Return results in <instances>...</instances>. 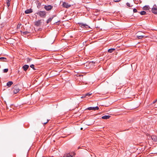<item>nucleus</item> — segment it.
<instances>
[{
    "label": "nucleus",
    "mask_w": 157,
    "mask_h": 157,
    "mask_svg": "<svg viewBox=\"0 0 157 157\" xmlns=\"http://www.w3.org/2000/svg\"><path fill=\"white\" fill-rule=\"evenodd\" d=\"M39 15L41 17L44 18L46 15V12L44 11H40L36 13Z\"/></svg>",
    "instance_id": "1"
},
{
    "label": "nucleus",
    "mask_w": 157,
    "mask_h": 157,
    "mask_svg": "<svg viewBox=\"0 0 157 157\" xmlns=\"http://www.w3.org/2000/svg\"><path fill=\"white\" fill-rule=\"evenodd\" d=\"M152 12L155 14H157V7L156 5H154L151 9Z\"/></svg>",
    "instance_id": "2"
},
{
    "label": "nucleus",
    "mask_w": 157,
    "mask_h": 157,
    "mask_svg": "<svg viewBox=\"0 0 157 157\" xmlns=\"http://www.w3.org/2000/svg\"><path fill=\"white\" fill-rule=\"evenodd\" d=\"M62 6L63 7L67 8H69L71 6V5H69L68 3L65 2H63Z\"/></svg>",
    "instance_id": "3"
},
{
    "label": "nucleus",
    "mask_w": 157,
    "mask_h": 157,
    "mask_svg": "<svg viewBox=\"0 0 157 157\" xmlns=\"http://www.w3.org/2000/svg\"><path fill=\"white\" fill-rule=\"evenodd\" d=\"M79 25L81 27L83 28H90L88 25L82 23H79Z\"/></svg>",
    "instance_id": "4"
},
{
    "label": "nucleus",
    "mask_w": 157,
    "mask_h": 157,
    "mask_svg": "<svg viewBox=\"0 0 157 157\" xmlns=\"http://www.w3.org/2000/svg\"><path fill=\"white\" fill-rule=\"evenodd\" d=\"M99 108L98 106L96 107H90L88 108L87 109L90 110H98L99 109Z\"/></svg>",
    "instance_id": "5"
},
{
    "label": "nucleus",
    "mask_w": 157,
    "mask_h": 157,
    "mask_svg": "<svg viewBox=\"0 0 157 157\" xmlns=\"http://www.w3.org/2000/svg\"><path fill=\"white\" fill-rule=\"evenodd\" d=\"M44 8L47 10L49 11L52 9V6L51 5L45 6Z\"/></svg>",
    "instance_id": "6"
},
{
    "label": "nucleus",
    "mask_w": 157,
    "mask_h": 157,
    "mask_svg": "<svg viewBox=\"0 0 157 157\" xmlns=\"http://www.w3.org/2000/svg\"><path fill=\"white\" fill-rule=\"evenodd\" d=\"M16 86H17L16 85L14 87V89L13 90V92L14 94H17L19 92L20 90V89H19V88H17Z\"/></svg>",
    "instance_id": "7"
},
{
    "label": "nucleus",
    "mask_w": 157,
    "mask_h": 157,
    "mask_svg": "<svg viewBox=\"0 0 157 157\" xmlns=\"http://www.w3.org/2000/svg\"><path fill=\"white\" fill-rule=\"evenodd\" d=\"M29 67V66L28 65H25L22 67V68L24 71H26L27 70Z\"/></svg>",
    "instance_id": "8"
},
{
    "label": "nucleus",
    "mask_w": 157,
    "mask_h": 157,
    "mask_svg": "<svg viewBox=\"0 0 157 157\" xmlns=\"http://www.w3.org/2000/svg\"><path fill=\"white\" fill-rule=\"evenodd\" d=\"M151 138L154 141H157V136H151Z\"/></svg>",
    "instance_id": "9"
},
{
    "label": "nucleus",
    "mask_w": 157,
    "mask_h": 157,
    "mask_svg": "<svg viewBox=\"0 0 157 157\" xmlns=\"http://www.w3.org/2000/svg\"><path fill=\"white\" fill-rule=\"evenodd\" d=\"M41 25V20H39L36 21L35 23V25L36 26H39Z\"/></svg>",
    "instance_id": "10"
},
{
    "label": "nucleus",
    "mask_w": 157,
    "mask_h": 157,
    "mask_svg": "<svg viewBox=\"0 0 157 157\" xmlns=\"http://www.w3.org/2000/svg\"><path fill=\"white\" fill-rule=\"evenodd\" d=\"M32 12L33 10L31 9H27L25 11V13L26 14Z\"/></svg>",
    "instance_id": "11"
},
{
    "label": "nucleus",
    "mask_w": 157,
    "mask_h": 157,
    "mask_svg": "<svg viewBox=\"0 0 157 157\" xmlns=\"http://www.w3.org/2000/svg\"><path fill=\"white\" fill-rule=\"evenodd\" d=\"M110 117L109 115H105L102 117L101 118L103 119L106 120L109 119Z\"/></svg>",
    "instance_id": "12"
},
{
    "label": "nucleus",
    "mask_w": 157,
    "mask_h": 157,
    "mask_svg": "<svg viewBox=\"0 0 157 157\" xmlns=\"http://www.w3.org/2000/svg\"><path fill=\"white\" fill-rule=\"evenodd\" d=\"M20 32H21V35H28L29 33V32H27V31L22 32L21 31Z\"/></svg>",
    "instance_id": "13"
},
{
    "label": "nucleus",
    "mask_w": 157,
    "mask_h": 157,
    "mask_svg": "<svg viewBox=\"0 0 157 157\" xmlns=\"http://www.w3.org/2000/svg\"><path fill=\"white\" fill-rule=\"evenodd\" d=\"M115 50V49L114 48H112L109 49L108 50V52L110 53H111L113 52L114 50Z\"/></svg>",
    "instance_id": "14"
},
{
    "label": "nucleus",
    "mask_w": 157,
    "mask_h": 157,
    "mask_svg": "<svg viewBox=\"0 0 157 157\" xmlns=\"http://www.w3.org/2000/svg\"><path fill=\"white\" fill-rule=\"evenodd\" d=\"M13 83L12 81H9L7 83L6 85L8 87H10Z\"/></svg>",
    "instance_id": "15"
},
{
    "label": "nucleus",
    "mask_w": 157,
    "mask_h": 157,
    "mask_svg": "<svg viewBox=\"0 0 157 157\" xmlns=\"http://www.w3.org/2000/svg\"><path fill=\"white\" fill-rule=\"evenodd\" d=\"M53 17H50L47 20L46 23L47 24H48L49 23L50 21H51L52 19L53 18Z\"/></svg>",
    "instance_id": "16"
},
{
    "label": "nucleus",
    "mask_w": 157,
    "mask_h": 157,
    "mask_svg": "<svg viewBox=\"0 0 157 157\" xmlns=\"http://www.w3.org/2000/svg\"><path fill=\"white\" fill-rule=\"evenodd\" d=\"M137 38L139 39H141L144 37V36L137 35Z\"/></svg>",
    "instance_id": "17"
},
{
    "label": "nucleus",
    "mask_w": 157,
    "mask_h": 157,
    "mask_svg": "<svg viewBox=\"0 0 157 157\" xmlns=\"http://www.w3.org/2000/svg\"><path fill=\"white\" fill-rule=\"evenodd\" d=\"M26 61L28 63L30 62L32 60V58H27L26 59Z\"/></svg>",
    "instance_id": "18"
},
{
    "label": "nucleus",
    "mask_w": 157,
    "mask_h": 157,
    "mask_svg": "<svg viewBox=\"0 0 157 157\" xmlns=\"http://www.w3.org/2000/svg\"><path fill=\"white\" fill-rule=\"evenodd\" d=\"M140 13L141 15H144L146 14V12L144 11H142L140 12Z\"/></svg>",
    "instance_id": "19"
},
{
    "label": "nucleus",
    "mask_w": 157,
    "mask_h": 157,
    "mask_svg": "<svg viewBox=\"0 0 157 157\" xmlns=\"http://www.w3.org/2000/svg\"><path fill=\"white\" fill-rule=\"evenodd\" d=\"M11 0H7L6 3L8 6H9L10 5V2Z\"/></svg>",
    "instance_id": "20"
},
{
    "label": "nucleus",
    "mask_w": 157,
    "mask_h": 157,
    "mask_svg": "<svg viewBox=\"0 0 157 157\" xmlns=\"http://www.w3.org/2000/svg\"><path fill=\"white\" fill-rule=\"evenodd\" d=\"M30 67L33 68V70H36V69L34 67V66L33 64H32L30 66Z\"/></svg>",
    "instance_id": "21"
},
{
    "label": "nucleus",
    "mask_w": 157,
    "mask_h": 157,
    "mask_svg": "<svg viewBox=\"0 0 157 157\" xmlns=\"http://www.w3.org/2000/svg\"><path fill=\"white\" fill-rule=\"evenodd\" d=\"M8 69L7 68L3 70V73H6L8 72Z\"/></svg>",
    "instance_id": "22"
},
{
    "label": "nucleus",
    "mask_w": 157,
    "mask_h": 157,
    "mask_svg": "<svg viewBox=\"0 0 157 157\" xmlns=\"http://www.w3.org/2000/svg\"><path fill=\"white\" fill-rule=\"evenodd\" d=\"M21 24H20V23H19V24L17 25V29H20V26H21Z\"/></svg>",
    "instance_id": "23"
},
{
    "label": "nucleus",
    "mask_w": 157,
    "mask_h": 157,
    "mask_svg": "<svg viewBox=\"0 0 157 157\" xmlns=\"http://www.w3.org/2000/svg\"><path fill=\"white\" fill-rule=\"evenodd\" d=\"M63 157H69V154H66L64 155Z\"/></svg>",
    "instance_id": "24"
},
{
    "label": "nucleus",
    "mask_w": 157,
    "mask_h": 157,
    "mask_svg": "<svg viewBox=\"0 0 157 157\" xmlns=\"http://www.w3.org/2000/svg\"><path fill=\"white\" fill-rule=\"evenodd\" d=\"M126 4L127 6L129 7H132V6H131L129 4V3L128 2Z\"/></svg>",
    "instance_id": "25"
},
{
    "label": "nucleus",
    "mask_w": 157,
    "mask_h": 157,
    "mask_svg": "<svg viewBox=\"0 0 157 157\" xmlns=\"http://www.w3.org/2000/svg\"><path fill=\"white\" fill-rule=\"evenodd\" d=\"M0 59H6V58L5 57H0ZM4 61V62H5L6 61H5L4 60H3L2 61Z\"/></svg>",
    "instance_id": "26"
},
{
    "label": "nucleus",
    "mask_w": 157,
    "mask_h": 157,
    "mask_svg": "<svg viewBox=\"0 0 157 157\" xmlns=\"http://www.w3.org/2000/svg\"><path fill=\"white\" fill-rule=\"evenodd\" d=\"M92 94V93H87L86 94H85V96H90L91 95V94Z\"/></svg>",
    "instance_id": "27"
},
{
    "label": "nucleus",
    "mask_w": 157,
    "mask_h": 157,
    "mask_svg": "<svg viewBox=\"0 0 157 157\" xmlns=\"http://www.w3.org/2000/svg\"><path fill=\"white\" fill-rule=\"evenodd\" d=\"M49 120H47V121L46 122H42V123L43 124H46L49 121Z\"/></svg>",
    "instance_id": "28"
},
{
    "label": "nucleus",
    "mask_w": 157,
    "mask_h": 157,
    "mask_svg": "<svg viewBox=\"0 0 157 157\" xmlns=\"http://www.w3.org/2000/svg\"><path fill=\"white\" fill-rule=\"evenodd\" d=\"M133 11L134 13H136L137 12V10L135 8L133 9Z\"/></svg>",
    "instance_id": "29"
},
{
    "label": "nucleus",
    "mask_w": 157,
    "mask_h": 157,
    "mask_svg": "<svg viewBox=\"0 0 157 157\" xmlns=\"http://www.w3.org/2000/svg\"><path fill=\"white\" fill-rule=\"evenodd\" d=\"M86 97V96H85V94H83V96L81 97V98H83Z\"/></svg>",
    "instance_id": "30"
},
{
    "label": "nucleus",
    "mask_w": 157,
    "mask_h": 157,
    "mask_svg": "<svg viewBox=\"0 0 157 157\" xmlns=\"http://www.w3.org/2000/svg\"><path fill=\"white\" fill-rule=\"evenodd\" d=\"M71 154H72V155H75V154L74 152H72L71 153Z\"/></svg>",
    "instance_id": "31"
},
{
    "label": "nucleus",
    "mask_w": 157,
    "mask_h": 157,
    "mask_svg": "<svg viewBox=\"0 0 157 157\" xmlns=\"http://www.w3.org/2000/svg\"><path fill=\"white\" fill-rule=\"evenodd\" d=\"M69 157H73L74 155H72V154H69Z\"/></svg>",
    "instance_id": "32"
},
{
    "label": "nucleus",
    "mask_w": 157,
    "mask_h": 157,
    "mask_svg": "<svg viewBox=\"0 0 157 157\" xmlns=\"http://www.w3.org/2000/svg\"><path fill=\"white\" fill-rule=\"evenodd\" d=\"M145 7H146V8H147V9L148 8V6H146Z\"/></svg>",
    "instance_id": "33"
},
{
    "label": "nucleus",
    "mask_w": 157,
    "mask_h": 157,
    "mask_svg": "<svg viewBox=\"0 0 157 157\" xmlns=\"http://www.w3.org/2000/svg\"><path fill=\"white\" fill-rule=\"evenodd\" d=\"M82 129H83L82 128H80L81 130H82Z\"/></svg>",
    "instance_id": "34"
},
{
    "label": "nucleus",
    "mask_w": 157,
    "mask_h": 157,
    "mask_svg": "<svg viewBox=\"0 0 157 157\" xmlns=\"http://www.w3.org/2000/svg\"><path fill=\"white\" fill-rule=\"evenodd\" d=\"M138 33H138H138H137V34H138Z\"/></svg>",
    "instance_id": "35"
},
{
    "label": "nucleus",
    "mask_w": 157,
    "mask_h": 157,
    "mask_svg": "<svg viewBox=\"0 0 157 157\" xmlns=\"http://www.w3.org/2000/svg\"><path fill=\"white\" fill-rule=\"evenodd\" d=\"M79 148H80V147H78V148L79 149Z\"/></svg>",
    "instance_id": "36"
}]
</instances>
